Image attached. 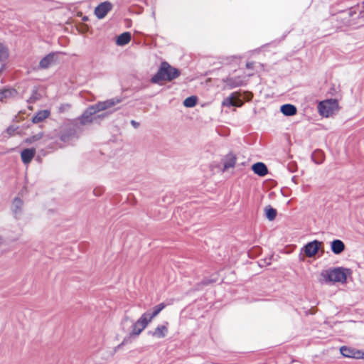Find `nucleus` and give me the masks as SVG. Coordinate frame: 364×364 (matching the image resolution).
<instances>
[{
  "instance_id": "obj_32",
  "label": "nucleus",
  "mask_w": 364,
  "mask_h": 364,
  "mask_svg": "<svg viewBox=\"0 0 364 364\" xmlns=\"http://www.w3.org/2000/svg\"><path fill=\"white\" fill-rule=\"evenodd\" d=\"M16 130V128H15L13 126H10L6 129V132L8 133L9 135L12 136L14 134Z\"/></svg>"
},
{
  "instance_id": "obj_38",
  "label": "nucleus",
  "mask_w": 364,
  "mask_h": 364,
  "mask_svg": "<svg viewBox=\"0 0 364 364\" xmlns=\"http://www.w3.org/2000/svg\"><path fill=\"white\" fill-rule=\"evenodd\" d=\"M128 320H129V318H128L127 316H125V317H124V321H128Z\"/></svg>"
},
{
  "instance_id": "obj_28",
  "label": "nucleus",
  "mask_w": 364,
  "mask_h": 364,
  "mask_svg": "<svg viewBox=\"0 0 364 364\" xmlns=\"http://www.w3.org/2000/svg\"><path fill=\"white\" fill-rule=\"evenodd\" d=\"M43 136V134L42 133H38L37 134H35L31 137H28L26 139V143L27 144H32L33 143L34 141H38L39 139H41Z\"/></svg>"
},
{
  "instance_id": "obj_18",
  "label": "nucleus",
  "mask_w": 364,
  "mask_h": 364,
  "mask_svg": "<svg viewBox=\"0 0 364 364\" xmlns=\"http://www.w3.org/2000/svg\"><path fill=\"white\" fill-rule=\"evenodd\" d=\"M23 205V202L20 198L16 197L13 200L12 210L16 216L19 215L21 213Z\"/></svg>"
},
{
  "instance_id": "obj_30",
  "label": "nucleus",
  "mask_w": 364,
  "mask_h": 364,
  "mask_svg": "<svg viewBox=\"0 0 364 364\" xmlns=\"http://www.w3.org/2000/svg\"><path fill=\"white\" fill-rule=\"evenodd\" d=\"M110 113L111 112H107L102 113L100 114H95V122L104 119L105 118L107 117Z\"/></svg>"
},
{
  "instance_id": "obj_6",
  "label": "nucleus",
  "mask_w": 364,
  "mask_h": 364,
  "mask_svg": "<svg viewBox=\"0 0 364 364\" xmlns=\"http://www.w3.org/2000/svg\"><path fill=\"white\" fill-rule=\"evenodd\" d=\"M122 102L120 97H114L105 101H100L94 105L97 112L107 110Z\"/></svg>"
},
{
  "instance_id": "obj_13",
  "label": "nucleus",
  "mask_w": 364,
  "mask_h": 364,
  "mask_svg": "<svg viewBox=\"0 0 364 364\" xmlns=\"http://www.w3.org/2000/svg\"><path fill=\"white\" fill-rule=\"evenodd\" d=\"M55 53H50L43 58L40 62L38 67L41 69H47L54 63Z\"/></svg>"
},
{
  "instance_id": "obj_24",
  "label": "nucleus",
  "mask_w": 364,
  "mask_h": 364,
  "mask_svg": "<svg viewBox=\"0 0 364 364\" xmlns=\"http://www.w3.org/2000/svg\"><path fill=\"white\" fill-rule=\"evenodd\" d=\"M132 330L130 333L131 336H138L144 329V328L141 327V326H139L138 321L133 323L132 326Z\"/></svg>"
},
{
  "instance_id": "obj_5",
  "label": "nucleus",
  "mask_w": 364,
  "mask_h": 364,
  "mask_svg": "<svg viewBox=\"0 0 364 364\" xmlns=\"http://www.w3.org/2000/svg\"><path fill=\"white\" fill-rule=\"evenodd\" d=\"M77 126V122H74V121L66 124L60 133V140L63 142H68L75 137Z\"/></svg>"
},
{
  "instance_id": "obj_20",
  "label": "nucleus",
  "mask_w": 364,
  "mask_h": 364,
  "mask_svg": "<svg viewBox=\"0 0 364 364\" xmlns=\"http://www.w3.org/2000/svg\"><path fill=\"white\" fill-rule=\"evenodd\" d=\"M50 115V112L48 110L39 111L32 119V122L35 124L43 122L48 118Z\"/></svg>"
},
{
  "instance_id": "obj_17",
  "label": "nucleus",
  "mask_w": 364,
  "mask_h": 364,
  "mask_svg": "<svg viewBox=\"0 0 364 364\" xmlns=\"http://www.w3.org/2000/svg\"><path fill=\"white\" fill-rule=\"evenodd\" d=\"M281 112L285 116H294L297 112L296 106L291 104H285L280 107Z\"/></svg>"
},
{
  "instance_id": "obj_8",
  "label": "nucleus",
  "mask_w": 364,
  "mask_h": 364,
  "mask_svg": "<svg viewBox=\"0 0 364 364\" xmlns=\"http://www.w3.org/2000/svg\"><path fill=\"white\" fill-rule=\"evenodd\" d=\"M341 353L346 358L362 359L363 352L354 348L342 346L340 348Z\"/></svg>"
},
{
  "instance_id": "obj_27",
  "label": "nucleus",
  "mask_w": 364,
  "mask_h": 364,
  "mask_svg": "<svg viewBox=\"0 0 364 364\" xmlns=\"http://www.w3.org/2000/svg\"><path fill=\"white\" fill-rule=\"evenodd\" d=\"M197 103V97L196 96H191L185 99L183 105L186 107H193Z\"/></svg>"
},
{
  "instance_id": "obj_4",
  "label": "nucleus",
  "mask_w": 364,
  "mask_h": 364,
  "mask_svg": "<svg viewBox=\"0 0 364 364\" xmlns=\"http://www.w3.org/2000/svg\"><path fill=\"white\" fill-rule=\"evenodd\" d=\"M97 113V111L95 109L94 105H90L84 111L80 117L75 120L74 122H77V124L79 122L81 125L89 124L95 122V114Z\"/></svg>"
},
{
  "instance_id": "obj_11",
  "label": "nucleus",
  "mask_w": 364,
  "mask_h": 364,
  "mask_svg": "<svg viewBox=\"0 0 364 364\" xmlns=\"http://www.w3.org/2000/svg\"><path fill=\"white\" fill-rule=\"evenodd\" d=\"M236 156L234 154H228L223 159L224 166L223 171L228 170L230 168L234 167L236 163Z\"/></svg>"
},
{
  "instance_id": "obj_7",
  "label": "nucleus",
  "mask_w": 364,
  "mask_h": 364,
  "mask_svg": "<svg viewBox=\"0 0 364 364\" xmlns=\"http://www.w3.org/2000/svg\"><path fill=\"white\" fill-rule=\"evenodd\" d=\"M321 245V242L315 240L312 242H308L306 245H304L301 249V251L305 254L306 257H312L318 252Z\"/></svg>"
},
{
  "instance_id": "obj_26",
  "label": "nucleus",
  "mask_w": 364,
  "mask_h": 364,
  "mask_svg": "<svg viewBox=\"0 0 364 364\" xmlns=\"http://www.w3.org/2000/svg\"><path fill=\"white\" fill-rule=\"evenodd\" d=\"M166 305L164 303H161L153 308V312L149 313V316L151 319L156 317L164 308Z\"/></svg>"
},
{
  "instance_id": "obj_2",
  "label": "nucleus",
  "mask_w": 364,
  "mask_h": 364,
  "mask_svg": "<svg viewBox=\"0 0 364 364\" xmlns=\"http://www.w3.org/2000/svg\"><path fill=\"white\" fill-rule=\"evenodd\" d=\"M346 270V269L343 267H336L323 272L321 273V276L324 278L326 282H332L343 284L346 282L347 279Z\"/></svg>"
},
{
  "instance_id": "obj_19",
  "label": "nucleus",
  "mask_w": 364,
  "mask_h": 364,
  "mask_svg": "<svg viewBox=\"0 0 364 364\" xmlns=\"http://www.w3.org/2000/svg\"><path fill=\"white\" fill-rule=\"evenodd\" d=\"M168 331V328L166 326H157L154 331L150 332V333L152 335V336L161 338L166 336V334Z\"/></svg>"
},
{
  "instance_id": "obj_15",
  "label": "nucleus",
  "mask_w": 364,
  "mask_h": 364,
  "mask_svg": "<svg viewBox=\"0 0 364 364\" xmlns=\"http://www.w3.org/2000/svg\"><path fill=\"white\" fill-rule=\"evenodd\" d=\"M252 169L255 173L259 176H264L268 173L267 166L262 162H257L252 165Z\"/></svg>"
},
{
  "instance_id": "obj_12",
  "label": "nucleus",
  "mask_w": 364,
  "mask_h": 364,
  "mask_svg": "<svg viewBox=\"0 0 364 364\" xmlns=\"http://www.w3.org/2000/svg\"><path fill=\"white\" fill-rule=\"evenodd\" d=\"M36 154L35 149H25L21 151V156L23 164H29Z\"/></svg>"
},
{
  "instance_id": "obj_37",
  "label": "nucleus",
  "mask_w": 364,
  "mask_h": 364,
  "mask_svg": "<svg viewBox=\"0 0 364 364\" xmlns=\"http://www.w3.org/2000/svg\"><path fill=\"white\" fill-rule=\"evenodd\" d=\"M127 341V338H124L123 341L118 346V348H120L122 346L124 345Z\"/></svg>"
},
{
  "instance_id": "obj_1",
  "label": "nucleus",
  "mask_w": 364,
  "mask_h": 364,
  "mask_svg": "<svg viewBox=\"0 0 364 364\" xmlns=\"http://www.w3.org/2000/svg\"><path fill=\"white\" fill-rule=\"evenodd\" d=\"M180 75L181 71L178 69L164 61L161 63L158 71L152 76L150 81L153 84H160L162 81L171 82L178 77Z\"/></svg>"
},
{
  "instance_id": "obj_22",
  "label": "nucleus",
  "mask_w": 364,
  "mask_h": 364,
  "mask_svg": "<svg viewBox=\"0 0 364 364\" xmlns=\"http://www.w3.org/2000/svg\"><path fill=\"white\" fill-rule=\"evenodd\" d=\"M152 321L149 316V312L144 313L137 320L139 326L142 328H146L148 324Z\"/></svg>"
},
{
  "instance_id": "obj_21",
  "label": "nucleus",
  "mask_w": 364,
  "mask_h": 364,
  "mask_svg": "<svg viewBox=\"0 0 364 364\" xmlns=\"http://www.w3.org/2000/svg\"><path fill=\"white\" fill-rule=\"evenodd\" d=\"M131 41V34L129 32H124L120 34L117 39V44L118 46H124Z\"/></svg>"
},
{
  "instance_id": "obj_16",
  "label": "nucleus",
  "mask_w": 364,
  "mask_h": 364,
  "mask_svg": "<svg viewBox=\"0 0 364 364\" xmlns=\"http://www.w3.org/2000/svg\"><path fill=\"white\" fill-rule=\"evenodd\" d=\"M223 106L225 107H232V106H237L240 107L242 105V101L237 98L235 100V94H231L230 96L226 97L224 99V100L222 102Z\"/></svg>"
},
{
  "instance_id": "obj_39",
  "label": "nucleus",
  "mask_w": 364,
  "mask_h": 364,
  "mask_svg": "<svg viewBox=\"0 0 364 364\" xmlns=\"http://www.w3.org/2000/svg\"><path fill=\"white\" fill-rule=\"evenodd\" d=\"M362 359H364V352H363V355Z\"/></svg>"
},
{
  "instance_id": "obj_29",
  "label": "nucleus",
  "mask_w": 364,
  "mask_h": 364,
  "mask_svg": "<svg viewBox=\"0 0 364 364\" xmlns=\"http://www.w3.org/2000/svg\"><path fill=\"white\" fill-rule=\"evenodd\" d=\"M11 95V91L9 90H4L0 91V102L3 101L4 99L7 98Z\"/></svg>"
},
{
  "instance_id": "obj_10",
  "label": "nucleus",
  "mask_w": 364,
  "mask_h": 364,
  "mask_svg": "<svg viewBox=\"0 0 364 364\" xmlns=\"http://www.w3.org/2000/svg\"><path fill=\"white\" fill-rule=\"evenodd\" d=\"M222 81L225 83V87L224 88L228 89H233L245 85V81L240 76L227 77L226 78L223 79Z\"/></svg>"
},
{
  "instance_id": "obj_31",
  "label": "nucleus",
  "mask_w": 364,
  "mask_h": 364,
  "mask_svg": "<svg viewBox=\"0 0 364 364\" xmlns=\"http://www.w3.org/2000/svg\"><path fill=\"white\" fill-rule=\"evenodd\" d=\"M237 58L236 56H229V57H225V58H223V63H225V64H230L231 63V62Z\"/></svg>"
},
{
  "instance_id": "obj_23",
  "label": "nucleus",
  "mask_w": 364,
  "mask_h": 364,
  "mask_svg": "<svg viewBox=\"0 0 364 364\" xmlns=\"http://www.w3.org/2000/svg\"><path fill=\"white\" fill-rule=\"evenodd\" d=\"M264 210L265 215L269 220L272 221L275 219L277 216L276 209L273 208L270 205H267L265 207Z\"/></svg>"
},
{
  "instance_id": "obj_34",
  "label": "nucleus",
  "mask_w": 364,
  "mask_h": 364,
  "mask_svg": "<svg viewBox=\"0 0 364 364\" xmlns=\"http://www.w3.org/2000/svg\"><path fill=\"white\" fill-rule=\"evenodd\" d=\"M254 65H255L254 62H247L246 63V68L247 69H253L254 68Z\"/></svg>"
},
{
  "instance_id": "obj_25",
  "label": "nucleus",
  "mask_w": 364,
  "mask_h": 364,
  "mask_svg": "<svg viewBox=\"0 0 364 364\" xmlns=\"http://www.w3.org/2000/svg\"><path fill=\"white\" fill-rule=\"evenodd\" d=\"M9 58V49L3 43H0V61H5Z\"/></svg>"
},
{
  "instance_id": "obj_33",
  "label": "nucleus",
  "mask_w": 364,
  "mask_h": 364,
  "mask_svg": "<svg viewBox=\"0 0 364 364\" xmlns=\"http://www.w3.org/2000/svg\"><path fill=\"white\" fill-rule=\"evenodd\" d=\"M70 105L68 104H63V105H61L60 107H59V111L60 112H65V110L68 109L70 108Z\"/></svg>"
},
{
  "instance_id": "obj_9",
  "label": "nucleus",
  "mask_w": 364,
  "mask_h": 364,
  "mask_svg": "<svg viewBox=\"0 0 364 364\" xmlns=\"http://www.w3.org/2000/svg\"><path fill=\"white\" fill-rule=\"evenodd\" d=\"M112 9V4L109 1H104L100 4L95 9V14L99 19H102L106 16L107 13Z\"/></svg>"
},
{
  "instance_id": "obj_14",
  "label": "nucleus",
  "mask_w": 364,
  "mask_h": 364,
  "mask_svg": "<svg viewBox=\"0 0 364 364\" xmlns=\"http://www.w3.org/2000/svg\"><path fill=\"white\" fill-rule=\"evenodd\" d=\"M331 249L335 255H340L345 250V244L341 240H334L331 243Z\"/></svg>"
},
{
  "instance_id": "obj_3",
  "label": "nucleus",
  "mask_w": 364,
  "mask_h": 364,
  "mask_svg": "<svg viewBox=\"0 0 364 364\" xmlns=\"http://www.w3.org/2000/svg\"><path fill=\"white\" fill-rule=\"evenodd\" d=\"M338 107V101L334 99H331L319 102L318 109L321 116L328 117L333 114Z\"/></svg>"
},
{
  "instance_id": "obj_36",
  "label": "nucleus",
  "mask_w": 364,
  "mask_h": 364,
  "mask_svg": "<svg viewBox=\"0 0 364 364\" xmlns=\"http://www.w3.org/2000/svg\"><path fill=\"white\" fill-rule=\"evenodd\" d=\"M210 283V280H209V279H205L203 281V284H204V285H208Z\"/></svg>"
},
{
  "instance_id": "obj_35",
  "label": "nucleus",
  "mask_w": 364,
  "mask_h": 364,
  "mask_svg": "<svg viewBox=\"0 0 364 364\" xmlns=\"http://www.w3.org/2000/svg\"><path fill=\"white\" fill-rule=\"evenodd\" d=\"M130 123L135 129L139 127V123L136 122L135 120H131Z\"/></svg>"
}]
</instances>
